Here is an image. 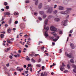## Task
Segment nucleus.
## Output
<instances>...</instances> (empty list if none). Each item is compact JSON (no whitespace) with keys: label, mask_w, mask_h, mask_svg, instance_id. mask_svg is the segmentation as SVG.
Instances as JSON below:
<instances>
[{"label":"nucleus","mask_w":76,"mask_h":76,"mask_svg":"<svg viewBox=\"0 0 76 76\" xmlns=\"http://www.w3.org/2000/svg\"><path fill=\"white\" fill-rule=\"evenodd\" d=\"M8 33H10V31H11V30H10V28H9L8 29Z\"/></svg>","instance_id":"obj_32"},{"label":"nucleus","mask_w":76,"mask_h":76,"mask_svg":"<svg viewBox=\"0 0 76 76\" xmlns=\"http://www.w3.org/2000/svg\"><path fill=\"white\" fill-rule=\"evenodd\" d=\"M52 45H55V43L54 42H53L52 43Z\"/></svg>","instance_id":"obj_64"},{"label":"nucleus","mask_w":76,"mask_h":76,"mask_svg":"<svg viewBox=\"0 0 76 76\" xmlns=\"http://www.w3.org/2000/svg\"><path fill=\"white\" fill-rule=\"evenodd\" d=\"M38 19L39 20H42V18L40 17H39Z\"/></svg>","instance_id":"obj_35"},{"label":"nucleus","mask_w":76,"mask_h":76,"mask_svg":"<svg viewBox=\"0 0 76 76\" xmlns=\"http://www.w3.org/2000/svg\"><path fill=\"white\" fill-rule=\"evenodd\" d=\"M67 67L68 68V69H70V65H69V64H68L67 65Z\"/></svg>","instance_id":"obj_39"},{"label":"nucleus","mask_w":76,"mask_h":76,"mask_svg":"<svg viewBox=\"0 0 76 76\" xmlns=\"http://www.w3.org/2000/svg\"><path fill=\"white\" fill-rule=\"evenodd\" d=\"M72 32H73V30H71L69 31V33H70L71 34Z\"/></svg>","instance_id":"obj_53"},{"label":"nucleus","mask_w":76,"mask_h":76,"mask_svg":"<svg viewBox=\"0 0 76 76\" xmlns=\"http://www.w3.org/2000/svg\"><path fill=\"white\" fill-rule=\"evenodd\" d=\"M28 42H29V41L27 42V44H28V45H31V44H29V43H28Z\"/></svg>","instance_id":"obj_51"},{"label":"nucleus","mask_w":76,"mask_h":76,"mask_svg":"<svg viewBox=\"0 0 76 76\" xmlns=\"http://www.w3.org/2000/svg\"><path fill=\"white\" fill-rule=\"evenodd\" d=\"M38 0H36L35 1V4L36 6H37L38 4V2H39Z\"/></svg>","instance_id":"obj_15"},{"label":"nucleus","mask_w":76,"mask_h":76,"mask_svg":"<svg viewBox=\"0 0 76 76\" xmlns=\"http://www.w3.org/2000/svg\"><path fill=\"white\" fill-rule=\"evenodd\" d=\"M50 30H51L52 31H53L54 32L57 31V29L53 26H51L50 27Z\"/></svg>","instance_id":"obj_3"},{"label":"nucleus","mask_w":76,"mask_h":76,"mask_svg":"<svg viewBox=\"0 0 76 76\" xmlns=\"http://www.w3.org/2000/svg\"><path fill=\"white\" fill-rule=\"evenodd\" d=\"M54 20L55 22H59L60 20V19L58 18H55L54 19Z\"/></svg>","instance_id":"obj_7"},{"label":"nucleus","mask_w":76,"mask_h":76,"mask_svg":"<svg viewBox=\"0 0 76 76\" xmlns=\"http://www.w3.org/2000/svg\"><path fill=\"white\" fill-rule=\"evenodd\" d=\"M69 12L67 10L64 11V15H69Z\"/></svg>","instance_id":"obj_12"},{"label":"nucleus","mask_w":76,"mask_h":76,"mask_svg":"<svg viewBox=\"0 0 76 76\" xmlns=\"http://www.w3.org/2000/svg\"><path fill=\"white\" fill-rule=\"evenodd\" d=\"M37 66V67H41V64H37L36 65Z\"/></svg>","instance_id":"obj_36"},{"label":"nucleus","mask_w":76,"mask_h":76,"mask_svg":"<svg viewBox=\"0 0 76 76\" xmlns=\"http://www.w3.org/2000/svg\"><path fill=\"white\" fill-rule=\"evenodd\" d=\"M29 2H30V1H29V0H26L25 1V3H29Z\"/></svg>","instance_id":"obj_25"},{"label":"nucleus","mask_w":76,"mask_h":76,"mask_svg":"<svg viewBox=\"0 0 76 76\" xmlns=\"http://www.w3.org/2000/svg\"><path fill=\"white\" fill-rule=\"evenodd\" d=\"M14 23L15 24H18V21H15V22Z\"/></svg>","instance_id":"obj_37"},{"label":"nucleus","mask_w":76,"mask_h":76,"mask_svg":"<svg viewBox=\"0 0 76 76\" xmlns=\"http://www.w3.org/2000/svg\"><path fill=\"white\" fill-rule=\"evenodd\" d=\"M50 39H53L54 38V37H50Z\"/></svg>","instance_id":"obj_50"},{"label":"nucleus","mask_w":76,"mask_h":76,"mask_svg":"<svg viewBox=\"0 0 76 76\" xmlns=\"http://www.w3.org/2000/svg\"><path fill=\"white\" fill-rule=\"evenodd\" d=\"M51 34H52V35H53L54 36V37H57V34L55 33L54 32H51Z\"/></svg>","instance_id":"obj_14"},{"label":"nucleus","mask_w":76,"mask_h":76,"mask_svg":"<svg viewBox=\"0 0 76 76\" xmlns=\"http://www.w3.org/2000/svg\"><path fill=\"white\" fill-rule=\"evenodd\" d=\"M34 15L35 16H37V15H38V13L35 12L34 13Z\"/></svg>","instance_id":"obj_34"},{"label":"nucleus","mask_w":76,"mask_h":76,"mask_svg":"<svg viewBox=\"0 0 76 76\" xmlns=\"http://www.w3.org/2000/svg\"><path fill=\"white\" fill-rule=\"evenodd\" d=\"M30 72H32V68L31 67L30 68Z\"/></svg>","instance_id":"obj_55"},{"label":"nucleus","mask_w":76,"mask_h":76,"mask_svg":"<svg viewBox=\"0 0 76 76\" xmlns=\"http://www.w3.org/2000/svg\"><path fill=\"white\" fill-rule=\"evenodd\" d=\"M31 54H29V56L31 57H34V52H32L31 53Z\"/></svg>","instance_id":"obj_10"},{"label":"nucleus","mask_w":76,"mask_h":76,"mask_svg":"<svg viewBox=\"0 0 76 76\" xmlns=\"http://www.w3.org/2000/svg\"><path fill=\"white\" fill-rule=\"evenodd\" d=\"M66 10H67V11H70V10H72V8H66Z\"/></svg>","instance_id":"obj_21"},{"label":"nucleus","mask_w":76,"mask_h":76,"mask_svg":"<svg viewBox=\"0 0 76 76\" xmlns=\"http://www.w3.org/2000/svg\"><path fill=\"white\" fill-rule=\"evenodd\" d=\"M57 5L56 4H55L54 5V9H56L57 8Z\"/></svg>","instance_id":"obj_28"},{"label":"nucleus","mask_w":76,"mask_h":76,"mask_svg":"<svg viewBox=\"0 0 76 76\" xmlns=\"http://www.w3.org/2000/svg\"><path fill=\"white\" fill-rule=\"evenodd\" d=\"M55 37L56 38H57V39H53V41L56 42V41H57V40H58V39H59V37H58V36L57 37V36Z\"/></svg>","instance_id":"obj_9"},{"label":"nucleus","mask_w":76,"mask_h":76,"mask_svg":"<svg viewBox=\"0 0 76 76\" xmlns=\"http://www.w3.org/2000/svg\"><path fill=\"white\" fill-rule=\"evenodd\" d=\"M51 18H52V15H50L48 16V19H51Z\"/></svg>","instance_id":"obj_24"},{"label":"nucleus","mask_w":76,"mask_h":76,"mask_svg":"<svg viewBox=\"0 0 76 76\" xmlns=\"http://www.w3.org/2000/svg\"><path fill=\"white\" fill-rule=\"evenodd\" d=\"M26 60H27L28 61H29V60H30V59L29 58V57L26 58Z\"/></svg>","instance_id":"obj_29"},{"label":"nucleus","mask_w":76,"mask_h":76,"mask_svg":"<svg viewBox=\"0 0 76 76\" xmlns=\"http://www.w3.org/2000/svg\"><path fill=\"white\" fill-rule=\"evenodd\" d=\"M43 16L42 18L43 19H45L46 17H47V15L45 14H43V15H42Z\"/></svg>","instance_id":"obj_18"},{"label":"nucleus","mask_w":76,"mask_h":76,"mask_svg":"<svg viewBox=\"0 0 76 76\" xmlns=\"http://www.w3.org/2000/svg\"><path fill=\"white\" fill-rule=\"evenodd\" d=\"M18 53H19V54H20V53H21L22 51L20 50H18Z\"/></svg>","instance_id":"obj_47"},{"label":"nucleus","mask_w":76,"mask_h":76,"mask_svg":"<svg viewBox=\"0 0 76 76\" xmlns=\"http://www.w3.org/2000/svg\"><path fill=\"white\" fill-rule=\"evenodd\" d=\"M59 13L62 15H64V11H61Z\"/></svg>","instance_id":"obj_22"},{"label":"nucleus","mask_w":76,"mask_h":76,"mask_svg":"<svg viewBox=\"0 0 76 76\" xmlns=\"http://www.w3.org/2000/svg\"><path fill=\"white\" fill-rule=\"evenodd\" d=\"M39 13L41 15H44V12L43 11H40L39 12Z\"/></svg>","instance_id":"obj_13"},{"label":"nucleus","mask_w":76,"mask_h":76,"mask_svg":"<svg viewBox=\"0 0 76 76\" xmlns=\"http://www.w3.org/2000/svg\"><path fill=\"white\" fill-rule=\"evenodd\" d=\"M31 66V64H28V67H30Z\"/></svg>","instance_id":"obj_59"},{"label":"nucleus","mask_w":76,"mask_h":76,"mask_svg":"<svg viewBox=\"0 0 76 76\" xmlns=\"http://www.w3.org/2000/svg\"><path fill=\"white\" fill-rule=\"evenodd\" d=\"M42 3H40L38 5V8L39 9H41L42 8Z\"/></svg>","instance_id":"obj_6"},{"label":"nucleus","mask_w":76,"mask_h":76,"mask_svg":"<svg viewBox=\"0 0 76 76\" xmlns=\"http://www.w3.org/2000/svg\"><path fill=\"white\" fill-rule=\"evenodd\" d=\"M45 69V66H42V70H44Z\"/></svg>","instance_id":"obj_49"},{"label":"nucleus","mask_w":76,"mask_h":76,"mask_svg":"<svg viewBox=\"0 0 76 76\" xmlns=\"http://www.w3.org/2000/svg\"><path fill=\"white\" fill-rule=\"evenodd\" d=\"M70 45L72 48V49H73V48H74V45L72 43H71L70 44Z\"/></svg>","instance_id":"obj_16"},{"label":"nucleus","mask_w":76,"mask_h":76,"mask_svg":"<svg viewBox=\"0 0 76 76\" xmlns=\"http://www.w3.org/2000/svg\"><path fill=\"white\" fill-rule=\"evenodd\" d=\"M6 8L7 9H9V6H7L6 7Z\"/></svg>","instance_id":"obj_40"},{"label":"nucleus","mask_w":76,"mask_h":76,"mask_svg":"<svg viewBox=\"0 0 76 76\" xmlns=\"http://www.w3.org/2000/svg\"><path fill=\"white\" fill-rule=\"evenodd\" d=\"M67 20L62 21V22L61 23V25H64V26H66V25H67L66 23H67Z\"/></svg>","instance_id":"obj_4"},{"label":"nucleus","mask_w":76,"mask_h":76,"mask_svg":"<svg viewBox=\"0 0 76 76\" xmlns=\"http://www.w3.org/2000/svg\"><path fill=\"white\" fill-rule=\"evenodd\" d=\"M11 22H12V19L10 18L9 21V23H11Z\"/></svg>","instance_id":"obj_44"},{"label":"nucleus","mask_w":76,"mask_h":76,"mask_svg":"<svg viewBox=\"0 0 76 76\" xmlns=\"http://www.w3.org/2000/svg\"><path fill=\"white\" fill-rule=\"evenodd\" d=\"M23 68H21L20 69V70H19V71L20 72H22V70H23Z\"/></svg>","instance_id":"obj_46"},{"label":"nucleus","mask_w":76,"mask_h":76,"mask_svg":"<svg viewBox=\"0 0 76 76\" xmlns=\"http://www.w3.org/2000/svg\"><path fill=\"white\" fill-rule=\"evenodd\" d=\"M41 76H44V74H43V73H41Z\"/></svg>","instance_id":"obj_56"},{"label":"nucleus","mask_w":76,"mask_h":76,"mask_svg":"<svg viewBox=\"0 0 76 76\" xmlns=\"http://www.w3.org/2000/svg\"><path fill=\"white\" fill-rule=\"evenodd\" d=\"M48 19H46V20L45 21V27H44V29H46V31H48V29H49V27H47L46 28V25H47V23L48 22Z\"/></svg>","instance_id":"obj_2"},{"label":"nucleus","mask_w":76,"mask_h":76,"mask_svg":"<svg viewBox=\"0 0 76 76\" xmlns=\"http://www.w3.org/2000/svg\"><path fill=\"white\" fill-rule=\"evenodd\" d=\"M53 13L54 15H56V14L57 13V10H55V11H53Z\"/></svg>","instance_id":"obj_19"},{"label":"nucleus","mask_w":76,"mask_h":76,"mask_svg":"<svg viewBox=\"0 0 76 76\" xmlns=\"http://www.w3.org/2000/svg\"><path fill=\"white\" fill-rule=\"evenodd\" d=\"M72 67L74 68V69H73V72L76 73V65L74 64H72Z\"/></svg>","instance_id":"obj_5"},{"label":"nucleus","mask_w":76,"mask_h":76,"mask_svg":"<svg viewBox=\"0 0 76 76\" xmlns=\"http://www.w3.org/2000/svg\"><path fill=\"white\" fill-rule=\"evenodd\" d=\"M14 15H18L19 13L18 12H14Z\"/></svg>","instance_id":"obj_31"},{"label":"nucleus","mask_w":76,"mask_h":76,"mask_svg":"<svg viewBox=\"0 0 76 76\" xmlns=\"http://www.w3.org/2000/svg\"><path fill=\"white\" fill-rule=\"evenodd\" d=\"M48 33L47 32H45V36L46 37H48V34H47Z\"/></svg>","instance_id":"obj_20"},{"label":"nucleus","mask_w":76,"mask_h":76,"mask_svg":"<svg viewBox=\"0 0 76 76\" xmlns=\"http://www.w3.org/2000/svg\"><path fill=\"white\" fill-rule=\"evenodd\" d=\"M4 14L5 15H8V16H9V15H10V13H9V12H5V13H4Z\"/></svg>","instance_id":"obj_17"},{"label":"nucleus","mask_w":76,"mask_h":76,"mask_svg":"<svg viewBox=\"0 0 76 76\" xmlns=\"http://www.w3.org/2000/svg\"><path fill=\"white\" fill-rule=\"evenodd\" d=\"M60 70H61V71H63V70L64 69V68H62V67H61V68H60Z\"/></svg>","instance_id":"obj_33"},{"label":"nucleus","mask_w":76,"mask_h":76,"mask_svg":"<svg viewBox=\"0 0 76 76\" xmlns=\"http://www.w3.org/2000/svg\"><path fill=\"white\" fill-rule=\"evenodd\" d=\"M64 73H67V72H68V70H66L64 71Z\"/></svg>","instance_id":"obj_52"},{"label":"nucleus","mask_w":76,"mask_h":76,"mask_svg":"<svg viewBox=\"0 0 76 76\" xmlns=\"http://www.w3.org/2000/svg\"><path fill=\"white\" fill-rule=\"evenodd\" d=\"M10 58H11V59H12L13 58V57H12V56H10Z\"/></svg>","instance_id":"obj_57"},{"label":"nucleus","mask_w":76,"mask_h":76,"mask_svg":"<svg viewBox=\"0 0 76 76\" xmlns=\"http://www.w3.org/2000/svg\"><path fill=\"white\" fill-rule=\"evenodd\" d=\"M17 57H19L20 56V54H17Z\"/></svg>","instance_id":"obj_62"},{"label":"nucleus","mask_w":76,"mask_h":76,"mask_svg":"<svg viewBox=\"0 0 76 76\" xmlns=\"http://www.w3.org/2000/svg\"><path fill=\"white\" fill-rule=\"evenodd\" d=\"M70 62L71 63H74V61H73V60L72 59H71V60H70Z\"/></svg>","instance_id":"obj_23"},{"label":"nucleus","mask_w":76,"mask_h":76,"mask_svg":"<svg viewBox=\"0 0 76 76\" xmlns=\"http://www.w3.org/2000/svg\"><path fill=\"white\" fill-rule=\"evenodd\" d=\"M62 65L63 66H64V67L65 66V65H64V63H62Z\"/></svg>","instance_id":"obj_58"},{"label":"nucleus","mask_w":76,"mask_h":76,"mask_svg":"<svg viewBox=\"0 0 76 76\" xmlns=\"http://www.w3.org/2000/svg\"><path fill=\"white\" fill-rule=\"evenodd\" d=\"M14 56H15L16 58L18 57V56L16 55H15Z\"/></svg>","instance_id":"obj_63"},{"label":"nucleus","mask_w":76,"mask_h":76,"mask_svg":"<svg viewBox=\"0 0 76 76\" xmlns=\"http://www.w3.org/2000/svg\"><path fill=\"white\" fill-rule=\"evenodd\" d=\"M20 69V67H17V70H18V71H19Z\"/></svg>","instance_id":"obj_30"},{"label":"nucleus","mask_w":76,"mask_h":76,"mask_svg":"<svg viewBox=\"0 0 76 76\" xmlns=\"http://www.w3.org/2000/svg\"><path fill=\"white\" fill-rule=\"evenodd\" d=\"M31 61L32 63H35V60H34L33 58L31 59Z\"/></svg>","instance_id":"obj_26"},{"label":"nucleus","mask_w":76,"mask_h":76,"mask_svg":"<svg viewBox=\"0 0 76 76\" xmlns=\"http://www.w3.org/2000/svg\"><path fill=\"white\" fill-rule=\"evenodd\" d=\"M45 47H43L41 48V50H44V48Z\"/></svg>","instance_id":"obj_48"},{"label":"nucleus","mask_w":76,"mask_h":76,"mask_svg":"<svg viewBox=\"0 0 76 76\" xmlns=\"http://www.w3.org/2000/svg\"><path fill=\"white\" fill-rule=\"evenodd\" d=\"M25 47L26 48H28V46L27 45H25Z\"/></svg>","instance_id":"obj_61"},{"label":"nucleus","mask_w":76,"mask_h":76,"mask_svg":"<svg viewBox=\"0 0 76 76\" xmlns=\"http://www.w3.org/2000/svg\"><path fill=\"white\" fill-rule=\"evenodd\" d=\"M4 34H2L1 35V37L2 38H3V37H4Z\"/></svg>","instance_id":"obj_27"},{"label":"nucleus","mask_w":76,"mask_h":76,"mask_svg":"<svg viewBox=\"0 0 76 76\" xmlns=\"http://www.w3.org/2000/svg\"><path fill=\"white\" fill-rule=\"evenodd\" d=\"M41 58H39L38 60V63H40V62H41Z\"/></svg>","instance_id":"obj_41"},{"label":"nucleus","mask_w":76,"mask_h":76,"mask_svg":"<svg viewBox=\"0 0 76 76\" xmlns=\"http://www.w3.org/2000/svg\"><path fill=\"white\" fill-rule=\"evenodd\" d=\"M58 9L59 10H63L64 9V7H63L59 6L58 7Z\"/></svg>","instance_id":"obj_11"},{"label":"nucleus","mask_w":76,"mask_h":76,"mask_svg":"<svg viewBox=\"0 0 76 76\" xmlns=\"http://www.w3.org/2000/svg\"><path fill=\"white\" fill-rule=\"evenodd\" d=\"M6 66H7V67H9L10 65H9V63H8V64H6Z\"/></svg>","instance_id":"obj_45"},{"label":"nucleus","mask_w":76,"mask_h":76,"mask_svg":"<svg viewBox=\"0 0 76 76\" xmlns=\"http://www.w3.org/2000/svg\"><path fill=\"white\" fill-rule=\"evenodd\" d=\"M8 26L7 25V24H5V28L7 27Z\"/></svg>","instance_id":"obj_60"},{"label":"nucleus","mask_w":76,"mask_h":76,"mask_svg":"<svg viewBox=\"0 0 76 76\" xmlns=\"http://www.w3.org/2000/svg\"><path fill=\"white\" fill-rule=\"evenodd\" d=\"M28 71H25V73H26V74H28Z\"/></svg>","instance_id":"obj_54"},{"label":"nucleus","mask_w":76,"mask_h":76,"mask_svg":"<svg viewBox=\"0 0 76 76\" xmlns=\"http://www.w3.org/2000/svg\"><path fill=\"white\" fill-rule=\"evenodd\" d=\"M47 73H44L43 74L44 76H47Z\"/></svg>","instance_id":"obj_38"},{"label":"nucleus","mask_w":76,"mask_h":76,"mask_svg":"<svg viewBox=\"0 0 76 76\" xmlns=\"http://www.w3.org/2000/svg\"><path fill=\"white\" fill-rule=\"evenodd\" d=\"M4 5H5V6H7V3L6 2H5L4 3Z\"/></svg>","instance_id":"obj_43"},{"label":"nucleus","mask_w":76,"mask_h":76,"mask_svg":"<svg viewBox=\"0 0 76 76\" xmlns=\"http://www.w3.org/2000/svg\"><path fill=\"white\" fill-rule=\"evenodd\" d=\"M48 9H49L47 11V13H52L53 12V7H50V6L49 5L46 6L44 8V9L46 10Z\"/></svg>","instance_id":"obj_1"},{"label":"nucleus","mask_w":76,"mask_h":76,"mask_svg":"<svg viewBox=\"0 0 76 76\" xmlns=\"http://www.w3.org/2000/svg\"><path fill=\"white\" fill-rule=\"evenodd\" d=\"M59 34H63V31H59Z\"/></svg>","instance_id":"obj_42"},{"label":"nucleus","mask_w":76,"mask_h":76,"mask_svg":"<svg viewBox=\"0 0 76 76\" xmlns=\"http://www.w3.org/2000/svg\"><path fill=\"white\" fill-rule=\"evenodd\" d=\"M65 54L68 57H69V58H71L72 57V54L71 53H70V54H66V53H65Z\"/></svg>","instance_id":"obj_8"}]
</instances>
